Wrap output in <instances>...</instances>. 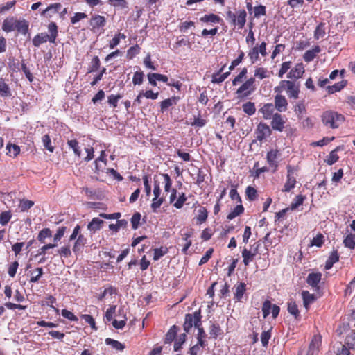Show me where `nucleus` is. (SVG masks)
I'll list each match as a JSON object with an SVG mask.
<instances>
[{
    "mask_svg": "<svg viewBox=\"0 0 355 355\" xmlns=\"http://www.w3.org/2000/svg\"><path fill=\"white\" fill-rule=\"evenodd\" d=\"M321 121L324 126L331 129H336L344 122L345 116L337 112L327 110L322 112Z\"/></svg>",
    "mask_w": 355,
    "mask_h": 355,
    "instance_id": "4",
    "label": "nucleus"
},
{
    "mask_svg": "<svg viewBox=\"0 0 355 355\" xmlns=\"http://www.w3.org/2000/svg\"><path fill=\"white\" fill-rule=\"evenodd\" d=\"M322 275L320 272H311L309 274L306 282L309 285L313 288H318V284L321 280Z\"/></svg>",
    "mask_w": 355,
    "mask_h": 355,
    "instance_id": "24",
    "label": "nucleus"
},
{
    "mask_svg": "<svg viewBox=\"0 0 355 355\" xmlns=\"http://www.w3.org/2000/svg\"><path fill=\"white\" fill-rule=\"evenodd\" d=\"M58 253L61 257L68 258L71 255V251L69 245L61 247L58 250Z\"/></svg>",
    "mask_w": 355,
    "mask_h": 355,
    "instance_id": "62",
    "label": "nucleus"
},
{
    "mask_svg": "<svg viewBox=\"0 0 355 355\" xmlns=\"http://www.w3.org/2000/svg\"><path fill=\"white\" fill-rule=\"evenodd\" d=\"M304 71L303 63H297L293 68L291 69L287 74V78L291 80H297L302 76Z\"/></svg>",
    "mask_w": 355,
    "mask_h": 355,
    "instance_id": "17",
    "label": "nucleus"
},
{
    "mask_svg": "<svg viewBox=\"0 0 355 355\" xmlns=\"http://www.w3.org/2000/svg\"><path fill=\"white\" fill-rule=\"evenodd\" d=\"M51 236V230L49 228H44L41 231H40L37 236V239L41 243H44L46 238H49Z\"/></svg>",
    "mask_w": 355,
    "mask_h": 355,
    "instance_id": "46",
    "label": "nucleus"
},
{
    "mask_svg": "<svg viewBox=\"0 0 355 355\" xmlns=\"http://www.w3.org/2000/svg\"><path fill=\"white\" fill-rule=\"evenodd\" d=\"M256 139L262 141L272 135V130L265 123H259L255 130Z\"/></svg>",
    "mask_w": 355,
    "mask_h": 355,
    "instance_id": "8",
    "label": "nucleus"
},
{
    "mask_svg": "<svg viewBox=\"0 0 355 355\" xmlns=\"http://www.w3.org/2000/svg\"><path fill=\"white\" fill-rule=\"evenodd\" d=\"M67 145L71 148L73 151V153L77 157H80L81 155V150L79 146L78 141L77 139H71L67 141Z\"/></svg>",
    "mask_w": 355,
    "mask_h": 355,
    "instance_id": "44",
    "label": "nucleus"
},
{
    "mask_svg": "<svg viewBox=\"0 0 355 355\" xmlns=\"http://www.w3.org/2000/svg\"><path fill=\"white\" fill-rule=\"evenodd\" d=\"M275 93L285 92L290 99H297L300 93V85L290 80H283L274 88Z\"/></svg>",
    "mask_w": 355,
    "mask_h": 355,
    "instance_id": "1",
    "label": "nucleus"
},
{
    "mask_svg": "<svg viewBox=\"0 0 355 355\" xmlns=\"http://www.w3.org/2000/svg\"><path fill=\"white\" fill-rule=\"evenodd\" d=\"M168 252L167 248L161 247L154 250L153 260L157 261Z\"/></svg>",
    "mask_w": 355,
    "mask_h": 355,
    "instance_id": "60",
    "label": "nucleus"
},
{
    "mask_svg": "<svg viewBox=\"0 0 355 355\" xmlns=\"http://www.w3.org/2000/svg\"><path fill=\"white\" fill-rule=\"evenodd\" d=\"M48 30L50 35L46 33H41L37 34L33 39L32 42L34 46L39 47L42 44L49 41L51 43H55L58 37V26L55 22H51L48 26Z\"/></svg>",
    "mask_w": 355,
    "mask_h": 355,
    "instance_id": "3",
    "label": "nucleus"
},
{
    "mask_svg": "<svg viewBox=\"0 0 355 355\" xmlns=\"http://www.w3.org/2000/svg\"><path fill=\"white\" fill-rule=\"evenodd\" d=\"M292 62L291 61L284 62L281 64L278 72V76L282 78L283 76L291 68Z\"/></svg>",
    "mask_w": 355,
    "mask_h": 355,
    "instance_id": "59",
    "label": "nucleus"
},
{
    "mask_svg": "<svg viewBox=\"0 0 355 355\" xmlns=\"http://www.w3.org/2000/svg\"><path fill=\"white\" fill-rule=\"evenodd\" d=\"M306 198L305 196L303 195H297L294 198L293 201L291 202L290 205V209L291 210L296 209L299 206L302 205Z\"/></svg>",
    "mask_w": 355,
    "mask_h": 355,
    "instance_id": "48",
    "label": "nucleus"
},
{
    "mask_svg": "<svg viewBox=\"0 0 355 355\" xmlns=\"http://www.w3.org/2000/svg\"><path fill=\"white\" fill-rule=\"evenodd\" d=\"M322 337L319 334L314 335L309 344V350L307 355H313L315 352H317L319 347L321 345Z\"/></svg>",
    "mask_w": 355,
    "mask_h": 355,
    "instance_id": "19",
    "label": "nucleus"
},
{
    "mask_svg": "<svg viewBox=\"0 0 355 355\" xmlns=\"http://www.w3.org/2000/svg\"><path fill=\"white\" fill-rule=\"evenodd\" d=\"M304 306L306 309H309V306L310 304L313 303L315 300V295L313 294L309 293L307 291H303L302 293Z\"/></svg>",
    "mask_w": 355,
    "mask_h": 355,
    "instance_id": "38",
    "label": "nucleus"
},
{
    "mask_svg": "<svg viewBox=\"0 0 355 355\" xmlns=\"http://www.w3.org/2000/svg\"><path fill=\"white\" fill-rule=\"evenodd\" d=\"M257 89L254 77H250L236 89V94L240 100L245 98L254 92Z\"/></svg>",
    "mask_w": 355,
    "mask_h": 355,
    "instance_id": "5",
    "label": "nucleus"
},
{
    "mask_svg": "<svg viewBox=\"0 0 355 355\" xmlns=\"http://www.w3.org/2000/svg\"><path fill=\"white\" fill-rule=\"evenodd\" d=\"M200 21L207 26H214L216 24L223 23V19L218 15L209 13L202 16L199 19Z\"/></svg>",
    "mask_w": 355,
    "mask_h": 355,
    "instance_id": "14",
    "label": "nucleus"
},
{
    "mask_svg": "<svg viewBox=\"0 0 355 355\" xmlns=\"http://www.w3.org/2000/svg\"><path fill=\"white\" fill-rule=\"evenodd\" d=\"M141 51V48L139 45L136 44L133 46L130 47L127 51L126 57L128 60L133 59Z\"/></svg>",
    "mask_w": 355,
    "mask_h": 355,
    "instance_id": "49",
    "label": "nucleus"
},
{
    "mask_svg": "<svg viewBox=\"0 0 355 355\" xmlns=\"http://www.w3.org/2000/svg\"><path fill=\"white\" fill-rule=\"evenodd\" d=\"M187 197L186 196L184 193H181L179 194L178 198L177 200L173 204V205L177 209H181L184 202L187 201Z\"/></svg>",
    "mask_w": 355,
    "mask_h": 355,
    "instance_id": "61",
    "label": "nucleus"
},
{
    "mask_svg": "<svg viewBox=\"0 0 355 355\" xmlns=\"http://www.w3.org/2000/svg\"><path fill=\"white\" fill-rule=\"evenodd\" d=\"M242 109L244 113L248 116H252L256 112L255 104L253 102L248 101L243 104Z\"/></svg>",
    "mask_w": 355,
    "mask_h": 355,
    "instance_id": "40",
    "label": "nucleus"
},
{
    "mask_svg": "<svg viewBox=\"0 0 355 355\" xmlns=\"http://www.w3.org/2000/svg\"><path fill=\"white\" fill-rule=\"evenodd\" d=\"M326 35V24L324 22H320L315 28L314 31V38L318 40L322 38Z\"/></svg>",
    "mask_w": 355,
    "mask_h": 355,
    "instance_id": "34",
    "label": "nucleus"
},
{
    "mask_svg": "<svg viewBox=\"0 0 355 355\" xmlns=\"http://www.w3.org/2000/svg\"><path fill=\"white\" fill-rule=\"evenodd\" d=\"M243 263L245 266H248L249 263L254 261L255 256L247 248H244L242 250Z\"/></svg>",
    "mask_w": 355,
    "mask_h": 355,
    "instance_id": "37",
    "label": "nucleus"
},
{
    "mask_svg": "<svg viewBox=\"0 0 355 355\" xmlns=\"http://www.w3.org/2000/svg\"><path fill=\"white\" fill-rule=\"evenodd\" d=\"M347 85V80H342L340 82L335 83L333 85L326 87V90L329 94H333L336 92L341 91Z\"/></svg>",
    "mask_w": 355,
    "mask_h": 355,
    "instance_id": "21",
    "label": "nucleus"
},
{
    "mask_svg": "<svg viewBox=\"0 0 355 355\" xmlns=\"http://www.w3.org/2000/svg\"><path fill=\"white\" fill-rule=\"evenodd\" d=\"M294 111L299 119L302 117V115L306 112L304 101H299L294 105Z\"/></svg>",
    "mask_w": 355,
    "mask_h": 355,
    "instance_id": "42",
    "label": "nucleus"
},
{
    "mask_svg": "<svg viewBox=\"0 0 355 355\" xmlns=\"http://www.w3.org/2000/svg\"><path fill=\"white\" fill-rule=\"evenodd\" d=\"M287 306H288L287 309L290 314L293 315L294 318L297 320L300 318V311L298 309V306L294 300H290L287 302Z\"/></svg>",
    "mask_w": 355,
    "mask_h": 355,
    "instance_id": "32",
    "label": "nucleus"
},
{
    "mask_svg": "<svg viewBox=\"0 0 355 355\" xmlns=\"http://www.w3.org/2000/svg\"><path fill=\"white\" fill-rule=\"evenodd\" d=\"M17 22V19L13 17L6 18L3 22L2 30L7 33L15 31Z\"/></svg>",
    "mask_w": 355,
    "mask_h": 355,
    "instance_id": "23",
    "label": "nucleus"
},
{
    "mask_svg": "<svg viewBox=\"0 0 355 355\" xmlns=\"http://www.w3.org/2000/svg\"><path fill=\"white\" fill-rule=\"evenodd\" d=\"M28 23L25 20H17L15 25V30L21 33L23 35H26L28 31Z\"/></svg>",
    "mask_w": 355,
    "mask_h": 355,
    "instance_id": "41",
    "label": "nucleus"
},
{
    "mask_svg": "<svg viewBox=\"0 0 355 355\" xmlns=\"http://www.w3.org/2000/svg\"><path fill=\"white\" fill-rule=\"evenodd\" d=\"M34 205V202L27 199L21 200L19 204L20 211L24 212L28 211Z\"/></svg>",
    "mask_w": 355,
    "mask_h": 355,
    "instance_id": "47",
    "label": "nucleus"
},
{
    "mask_svg": "<svg viewBox=\"0 0 355 355\" xmlns=\"http://www.w3.org/2000/svg\"><path fill=\"white\" fill-rule=\"evenodd\" d=\"M270 76V71L265 67H255L254 71V76L255 78H257L259 80L269 78Z\"/></svg>",
    "mask_w": 355,
    "mask_h": 355,
    "instance_id": "26",
    "label": "nucleus"
},
{
    "mask_svg": "<svg viewBox=\"0 0 355 355\" xmlns=\"http://www.w3.org/2000/svg\"><path fill=\"white\" fill-rule=\"evenodd\" d=\"M273 105L275 107L277 112H284L288 109V103L284 95L281 94V93H277L274 97Z\"/></svg>",
    "mask_w": 355,
    "mask_h": 355,
    "instance_id": "13",
    "label": "nucleus"
},
{
    "mask_svg": "<svg viewBox=\"0 0 355 355\" xmlns=\"http://www.w3.org/2000/svg\"><path fill=\"white\" fill-rule=\"evenodd\" d=\"M86 238L83 234H79L73 246V252L75 254L79 253L86 243Z\"/></svg>",
    "mask_w": 355,
    "mask_h": 355,
    "instance_id": "33",
    "label": "nucleus"
},
{
    "mask_svg": "<svg viewBox=\"0 0 355 355\" xmlns=\"http://www.w3.org/2000/svg\"><path fill=\"white\" fill-rule=\"evenodd\" d=\"M340 149V146L336 147L335 149L331 150L329 155L327 157L326 159L324 160L325 162L328 165H333L339 159V156L337 154V152Z\"/></svg>",
    "mask_w": 355,
    "mask_h": 355,
    "instance_id": "35",
    "label": "nucleus"
},
{
    "mask_svg": "<svg viewBox=\"0 0 355 355\" xmlns=\"http://www.w3.org/2000/svg\"><path fill=\"white\" fill-rule=\"evenodd\" d=\"M105 343L119 351H123L125 347L124 344L110 338L105 339Z\"/></svg>",
    "mask_w": 355,
    "mask_h": 355,
    "instance_id": "43",
    "label": "nucleus"
},
{
    "mask_svg": "<svg viewBox=\"0 0 355 355\" xmlns=\"http://www.w3.org/2000/svg\"><path fill=\"white\" fill-rule=\"evenodd\" d=\"M178 98L173 96L167 99L162 101L160 103V111L164 113L166 112L170 107L175 105L177 104Z\"/></svg>",
    "mask_w": 355,
    "mask_h": 355,
    "instance_id": "29",
    "label": "nucleus"
},
{
    "mask_svg": "<svg viewBox=\"0 0 355 355\" xmlns=\"http://www.w3.org/2000/svg\"><path fill=\"white\" fill-rule=\"evenodd\" d=\"M105 24L106 19L104 16L98 14L92 15L89 20V25L92 32L96 33L98 31L100 28H103Z\"/></svg>",
    "mask_w": 355,
    "mask_h": 355,
    "instance_id": "10",
    "label": "nucleus"
},
{
    "mask_svg": "<svg viewBox=\"0 0 355 355\" xmlns=\"http://www.w3.org/2000/svg\"><path fill=\"white\" fill-rule=\"evenodd\" d=\"M42 141L45 148H46L49 152L53 153L54 150V146L51 144L50 136L47 134L44 135L42 138Z\"/></svg>",
    "mask_w": 355,
    "mask_h": 355,
    "instance_id": "57",
    "label": "nucleus"
},
{
    "mask_svg": "<svg viewBox=\"0 0 355 355\" xmlns=\"http://www.w3.org/2000/svg\"><path fill=\"white\" fill-rule=\"evenodd\" d=\"M209 334L214 338L222 334V329L220 325L218 324H212L210 327Z\"/></svg>",
    "mask_w": 355,
    "mask_h": 355,
    "instance_id": "58",
    "label": "nucleus"
},
{
    "mask_svg": "<svg viewBox=\"0 0 355 355\" xmlns=\"http://www.w3.org/2000/svg\"><path fill=\"white\" fill-rule=\"evenodd\" d=\"M128 225V221L125 219L118 220L116 224H110L109 225L110 230L118 232L120 228L125 227Z\"/></svg>",
    "mask_w": 355,
    "mask_h": 355,
    "instance_id": "55",
    "label": "nucleus"
},
{
    "mask_svg": "<svg viewBox=\"0 0 355 355\" xmlns=\"http://www.w3.org/2000/svg\"><path fill=\"white\" fill-rule=\"evenodd\" d=\"M193 229L192 228H183L180 230V234L181 236L182 244H180L182 246V252L184 254H187L188 249L192 245V241L190 238L193 235Z\"/></svg>",
    "mask_w": 355,
    "mask_h": 355,
    "instance_id": "7",
    "label": "nucleus"
},
{
    "mask_svg": "<svg viewBox=\"0 0 355 355\" xmlns=\"http://www.w3.org/2000/svg\"><path fill=\"white\" fill-rule=\"evenodd\" d=\"M104 221L98 218H94L91 222L87 225V229L92 232H96V231L101 229Z\"/></svg>",
    "mask_w": 355,
    "mask_h": 355,
    "instance_id": "30",
    "label": "nucleus"
},
{
    "mask_svg": "<svg viewBox=\"0 0 355 355\" xmlns=\"http://www.w3.org/2000/svg\"><path fill=\"white\" fill-rule=\"evenodd\" d=\"M148 79L149 83L153 86L157 85V81H162L163 83H167L168 78L166 75L160 74V73H148Z\"/></svg>",
    "mask_w": 355,
    "mask_h": 355,
    "instance_id": "22",
    "label": "nucleus"
},
{
    "mask_svg": "<svg viewBox=\"0 0 355 355\" xmlns=\"http://www.w3.org/2000/svg\"><path fill=\"white\" fill-rule=\"evenodd\" d=\"M276 108L274 107L273 103H268L264 104L259 109V112L262 114V117L265 120H270L275 115Z\"/></svg>",
    "mask_w": 355,
    "mask_h": 355,
    "instance_id": "16",
    "label": "nucleus"
},
{
    "mask_svg": "<svg viewBox=\"0 0 355 355\" xmlns=\"http://www.w3.org/2000/svg\"><path fill=\"white\" fill-rule=\"evenodd\" d=\"M245 291L246 284L244 282H240L236 286H235L234 299L238 302H241Z\"/></svg>",
    "mask_w": 355,
    "mask_h": 355,
    "instance_id": "25",
    "label": "nucleus"
},
{
    "mask_svg": "<svg viewBox=\"0 0 355 355\" xmlns=\"http://www.w3.org/2000/svg\"><path fill=\"white\" fill-rule=\"evenodd\" d=\"M287 169V175H286V182L284 185V187L282 189L283 192H289L291 191L296 184V179L293 175L294 172V168L291 166L288 165L286 166Z\"/></svg>",
    "mask_w": 355,
    "mask_h": 355,
    "instance_id": "12",
    "label": "nucleus"
},
{
    "mask_svg": "<svg viewBox=\"0 0 355 355\" xmlns=\"http://www.w3.org/2000/svg\"><path fill=\"white\" fill-rule=\"evenodd\" d=\"M208 218V211L206 207H200L196 216V224L201 225L205 223Z\"/></svg>",
    "mask_w": 355,
    "mask_h": 355,
    "instance_id": "31",
    "label": "nucleus"
},
{
    "mask_svg": "<svg viewBox=\"0 0 355 355\" xmlns=\"http://www.w3.org/2000/svg\"><path fill=\"white\" fill-rule=\"evenodd\" d=\"M254 10V17L255 18H259L260 16H263L266 15V8L265 6L259 5L258 6H255L253 9Z\"/></svg>",
    "mask_w": 355,
    "mask_h": 355,
    "instance_id": "63",
    "label": "nucleus"
},
{
    "mask_svg": "<svg viewBox=\"0 0 355 355\" xmlns=\"http://www.w3.org/2000/svg\"><path fill=\"white\" fill-rule=\"evenodd\" d=\"M245 193L247 198L250 201L255 200L258 197L257 190L251 186L247 187Z\"/></svg>",
    "mask_w": 355,
    "mask_h": 355,
    "instance_id": "53",
    "label": "nucleus"
},
{
    "mask_svg": "<svg viewBox=\"0 0 355 355\" xmlns=\"http://www.w3.org/2000/svg\"><path fill=\"white\" fill-rule=\"evenodd\" d=\"M345 247L349 249H354L355 248V235L349 234L344 239L343 241Z\"/></svg>",
    "mask_w": 355,
    "mask_h": 355,
    "instance_id": "52",
    "label": "nucleus"
},
{
    "mask_svg": "<svg viewBox=\"0 0 355 355\" xmlns=\"http://www.w3.org/2000/svg\"><path fill=\"white\" fill-rule=\"evenodd\" d=\"M345 344L350 349L355 348V332H353L351 335H348L346 337Z\"/></svg>",
    "mask_w": 355,
    "mask_h": 355,
    "instance_id": "64",
    "label": "nucleus"
},
{
    "mask_svg": "<svg viewBox=\"0 0 355 355\" xmlns=\"http://www.w3.org/2000/svg\"><path fill=\"white\" fill-rule=\"evenodd\" d=\"M201 311H196L193 313H187L185 315L184 322L183 324L184 330L186 333H189L193 326L198 327L201 324Z\"/></svg>",
    "mask_w": 355,
    "mask_h": 355,
    "instance_id": "6",
    "label": "nucleus"
},
{
    "mask_svg": "<svg viewBox=\"0 0 355 355\" xmlns=\"http://www.w3.org/2000/svg\"><path fill=\"white\" fill-rule=\"evenodd\" d=\"M179 330V327L177 325H173L167 331L164 338L165 344H171L174 341L173 348L175 352L179 351L182 348V345L187 340V335L185 333L178 335Z\"/></svg>",
    "mask_w": 355,
    "mask_h": 355,
    "instance_id": "2",
    "label": "nucleus"
},
{
    "mask_svg": "<svg viewBox=\"0 0 355 355\" xmlns=\"http://www.w3.org/2000/svg\"><path fill=\"white\" fill-rule=\"evenodd\" d=\"M339 261V255L337 250H334L331 252L327 260L325 262V270L331 269L334 264Z\"/></svg>",
    "mask_w": 355,
    "mask_h": 355,
    "instance_id": "27",
    "label": "nucleus"
},
{
    "mask_svg": "<svg viewBox=\"0 0 355 355\" xmlns=\"http://www.w3.org/2000/svg\"><path fill=\"white\" fill-rule=\"evenodd\" d=\"M280 156V151L277 149H272L267 153L266 159L268 165L273 168L275 172L278 168V158Z\"/></svg>",
    "mask_w": 355,
    "mask_h": 355,
    "instance_id": "15",
    "label": "nucleus"
},
{
    "mask_svg": "<svg viewBox=\"0 0 355 355\" xmlns=\"http://www.w3.org/2000/svg\"><path fill=\"white\" fill-rule=\"evenodd\" d=\"M247 12L245 10H239L236 13V19L231 21L232 25L238 26L239 29H243L246 23Z\"/></svg>",
    "mask_w": 355,
    "mask_h": 355,
    "instance_id": "18",
    "label": "nucleus"
},
{
    "mask_svg": "<svg viewBox=\"0 0 355 355\" xmlns=\"http://www.w3.org/2000/svg\"><path fill=\"white\" fill-rule=\"evenodd\" d=\"M244 211V207L240 203L239 205H237L227 216V219L228 220H232L236 216L241 215Z\"/></svg>",
    "mask_w": 355,
    "mask_h": 355,
    "instance_id": "39",
    "label": "nucleus"
},
{
    "mask_svg": "<svg viewBox=\"0 0 355 355\" xmlns=\"http://www.w3.org/2000/svg\"><path fill=\"white\" fill-rule=\"evenodd\" d=\"M248 56L250 58L251 64H254L259 60V53L256 46L250 49Z\"/></svg>",
    "mask_w": 355,
    "mask_h": 355,
    "instance_id": "45",
    "label": "nucleus"
},
{
    "mask_svg": "<svg viewBox=\"0 0 355 355\" xmlns=\"http://www.w3.org/2000/svg\"><path fill=\"white\" fill-rule=\"evenodd\" d=\"M6 148V155L12 157H16L20 153V148L16 144L8 143Z\"/></svg>",
    "mask_w": 355,
    "mask_h": 355,
    "instance_id": "36",
    "label": "nucleus"
},
{
    "mask_svg": "<svg viewBox=\"0 0 355 355\" xmlns=\"http://www.w3.org/2000/svg\"><path fill=\"white\" fill-rule=\"evenodd\" d=\"M101 61L97 55H95L92 59L91 65L88 68V73L95 72L100 68Z\"/></svg>",
    "mask_w": 355,
    "mask_h": 355,
    "instance_id": "50",
    "label": "nucleus"
},
{
    "mask_svg": "<svg viewBox=\"0 0 355 355\" xmlns=\"http://www.w3.org/2000/svg\"><path fill=\"white\" fill-rule=\"evenodd\" d=\"M12 218L10 211H4L0 214V224L3 226L7 225Z\"/></svg>",
    "mask_w": 355,
    "mask_h": 355,
    "instance_id": "54",
    "label": "nucleus"
},
{
    "mask_svg": "<svg viewBox=\"0 0 355 355\" xmlns=\"http://www.w3.org/2000/svg\"><path fill=\"white\" fill-rule=\"evenodd\" d=\"M270 309H272V317L276 318L280 312L279 306L276 304L272 305V303L268 300H265L262 306L263 318H266L269 315Z\"/></svg>",
    "mask_w": 355,
    "mask_h": 355,
    "instance_id": "11",
    "label": "nucleus"
},
{
    "mask_svg": "<svg viewBox=\"0 0 355 355\" xmlns=\"http://www.w3.org/2000/svg\"><path fill=\"white\" fill-rule=\"evenodd\" d=\"M225 66L222 67L220 70L217 72H215L211 76V83H221L225 80L223 78L221 72L223 71Z\"/></svg>",
    "mask_w": 355,
    "mask_h": 355,
    "instance_id": "56",
    "label": "nucleus"
},
{
    "mask_svg": "<svg viewBox=\"0 0 355 355\" xmlns=\"http://www.w3.org/2000/svg\"><path fill=\"white\" fill-rule=\"evenodd\" d=\"M0 96L3 98H8L12 96L11 89L3 78H0Z\"/></svg>",
    "mask_w": 355,
    "mask_h": 355,
    "instance_id": "28",
    "label": "nucleus"
},
{
    "mask_svg": "<svg viewBox=\"0 0 355 355\" xmlns=\"http://www.w3.org/2000/svg\"><path fill=\"white\" fill-rule=\"evenodd\" d=\"M287 118L276 112L275 115L271 119L270 125L273 130L282 132L285 128Z\"/></svg>",
    "mask_w": 355,
    "mask_h": 355,
    "instance_id": "9",
    "label": "nucleus"
},
{
    "mask_svg": "<svg viewBox=\"0 0 355 355\" xmlns=\"http://www.w3.org/2000/svg\"><path fill=\"white\" fill-rule=\"evenodd\" d=\"M248 69L243 67L239 73L232 80V85L236 86L243 81V78L247 75Z\"/></svg>",
    "mask_w": 355,
    "mask_h": 355,
    "instance_id": "51",
    "label": "nucleus"
},
{
    "mask_svg": "<svg viewBox=\"0 0 355 355\" xmlns=\"http://www.w3.org/2000/svg\"><path fill=\"white\" fill-rule=\"evenodd\" d=\"M321 51V49L318 45L313 46L310 50L306 51L303 55V59L306 62L313 61L317 55Z\"/></svg>",
    "mask_w": 355,
    "mask_h": 355,
    "instance_id": "20",
    "label": "nucleus"
}]
</instances>
